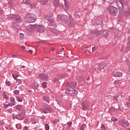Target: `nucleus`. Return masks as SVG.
Returning <instances> with one entry per match:
<instances>
[{"instance_id":"1","label":"nucleus","mask_w":130,"mask_h":130,"mask_svg":"<svg viewBox=\"0 0 130 130\" xmlns=\"http://www.w3.org/2000/svg\"><path fill=\"white\" fill-rule=\"evenodd\" d=\"M24 21L27 23H34L36 21V15L32 13H29L24 17Z\"/></svg>"},{"instance_id":"2","label":"nucleus","mask_w":130,"mask_h":130,"mask_svg":"<svg viewBox=\"0 0 130 130\" xmlns=\"http://www.w3.org/2000/svg\"><path fill=\"white\" fill-rule=\"evenodd\" d=\"M108 10L109 11V14L112 16H116L118 12V10L117 8H115L113 6H110L108 7Z\"/></svg>"},{"instance_id":"3","label":"nucleus","mask_w":130,"mask_h":130,"mask_svg":"<svg viewBox=\"0 0 130 130\" xmlns=\"http://www.w3.org/2000/svg\"><path fill=\"white\" fill-rule=\"evenodd\" d=\"M40 110L44 113H47V111H53V109L48 105H45L43 108H41Z\"/></svg>"},{"instance_id":"4","label":"nucleus","mask_w":130,"mask_h":130,"mask_svg":"<svg viewBox=\"0 0 130 130\" xmlns=\"http://www.w3.org/2000/svg\"><path fill=\"white\" fill-rule=\"evenodd\" d=\"M107 66L106 64L104 63H97L94 66L95 69L96 70H99V71H102V70H104V69H106Z\"/></svg>"},{"instance_id":"5","label":"nucleus","mask_w":130,"mask_h":130,"mask_svg":"<svg viewBox=\"0 0 130 130\" xmlns=\"http://www.w3.org/2000/svg\"><path fill=\"white\" fill-rule=\"evenodd\" d=\"M66 94L70 95V96H76L78 94V91L75 89H67L66 91Z\"/></svg>"},{"instance_id":"6","label":"nucleus","mask_w":130,"mask_h":130,"mask_svg":"<svg viewBox=\"0 0 130 130\" xmlns=\"http://www.w3.org/2000/svg\"><path fill=\"white\" fill-rule=\"evenodd\" d=\"M61 5L65 11H69V10H70V6H69V4H67L66 0L61 1Z\"/></svg>"},{"instance_id":"7","label":"nucleus","mask_w":130,"mask_h":130,"mask_svg":"<svg viewBox=\"0 0 130 130\" xmlns=\"http://www.w3.org/2000/svg\"><path fill=\"white\" fill-rule=\"evenodd\" d=\"M36 30L39 33H43L45 31V27L42 25L36 26Z\"/></svg>"},{"instance_id":"8","label":"nucleus","mask_w":130,"mask_h":130,"mask_svg":"<svg viewBox=\"0 0 130 130\" xmlns=\"http://www.w3.org/2000/svg\"><path fill=\"white\" fill-rule=\"evenodd\" d=\"M119 124L122 126V127H127L128 126V122L125 121V120H120L118 121Z\"/></svg>"},{"instance_id":"9","label":"nucleus","mask_w":130,"mask_h":130,"mask_svg":"<svg viewBox=\"0 0 130 130\" xmlns=\"http://www.w3.org/2000/svg\"><path fill=\"white\" fill-rule=\"evenodd\" d=\"M36 28V26L35 25H28L26 27V30L27 32L33 33L34 32V29Z\"/></svg>"},{"instance_id":"10","label":"nucleus","mask_w":130,"mask_h":130,"mask_svg":"<svg viewBox=\"0 0 130 130\" xmlns=\"http://www.w3.org/2000/svg\"><path fill=\"white\" fill-rule=\"evenodd\" d=\"M45 18L51 24H52V23H54V19H53L52 14H48L47 16H46Z\"/></svg>"},{"instance_id":"11","label":"nucleus","mask_w":130,"mask_h":130,"mask_svg":"<svg viewBox=\"0 0 130 130\" xmlns=\"http://www.w3.org/2000/svg\"><path fill=\"white\" fill-rule=\"evenodd\" d=\"M82 106L83 110H87L89 107V102L84 101L82 104Z\"/></svg>"},{"instance_id":"12","label":"nucleus","mask_w":130,"mask_h":130,"mask_svg":"<svg viewBox=\"0 0 130 130\" xmlns=\"http://www.w3.org/2000/svg\"><path fill=\"white\" fill-rule=\"evenodd\" d=\"M57 19L60 21H67L68 16L66 15L60 14L57 16Z\"/></svg>"},{"instance_id":"13","label":"nucleus","mask_w":130,"mask_h":130,"mask_svg":"<svg viewBox=\"0 0 130 130\" xmlns=\"http://www.w3.org/2000/svg\"><path fill=\"white\" fill-rule=\"evenodd\" d=\"M114 77L119 78L122 77V73L119 72H115L113 74Z\"/></svg>"},{"instance_id":"14","label":"nucleus","mask_w":130,"mask_h":130,"mask_svg":"<svg viewBox=\"0 0 130 130\" xmlns=\"http://www.w3.org/2000/svg\"><path fill=\"white\" fill-rule=\"evenodd\" d=\"M39 77L40 78V79H42V80H47V79H48V76H47V75L44 74H40L39 75Z\"/></svg>"},{"instance_id":"15","label":"nucleus","mask_w":130,"mask_h":130,"mask_svg":"<svg viewBox=\"0 0 130 130\" xmlns=\"http://www.w3.org/2000/svg\"><path fill=\"white\" fill-rule=\"evenodd\" d=\"M9 18L11 19H15L17 21H19L20 19V16L18 15H11L9 16Z\"/></svg>"},{"instance_id":"16","label":"nucleus","mask_w":130,"mask_h":130,"mask_svg":"<svg viewBox=\"0 0 130 130\" xmlns=\"http://www.w3.org/2000/svg\"><path fill=\"white\" fill-rule=\"evenodd\" d=\"M53 5L55 8H57V7H59V6H60V4L59 3V0H54Z\"/></svg>"},{"instance_id":"17","label":"nucleus","mask_w":130,"mask_h":130,"mask_svg":"<svg viewBox=\"0 0 130 130\" xmlns=\"http://www.w3.org/2000/svg\"><path fill=\"white\" fill-rule=\"evenodd\" d=\"M77 86V82H72L70 84V87L72 89H74V88H76Z\"/></svg>"},{"instance_id":"18","label":"nucleus","mask_w":130,"mask_h":130,"mask_svg":"<svg viewBox=\"0 0 130 130\" xmlns=\"http://www.w3.org/2000/svg\"><path fill=\"white\" fill-rule=\"evenodd\" d=\"M43 99L44 101H45V102H47L48 103H49V97L48 96H43Z\"/></svg>"},{"instance_id":"19","label":"nucleus","mask_w":130,"mask_h":130,"mask_svg":"<svg viewBox=\"0 0 130 130\" xmlns=\"http://www.w3.org/2000/svg\"><path fill=\"white\" fill-rule=\"evenodd\" d=\"M108 34H109V30H106L105 31L103 32V35H104V37H107Z\"/></svg>"},{"instance_id":"20","label":"nucleus","mask_w":130,"mask_h":130,"mask_svg":"<svg viewBox=\"0 0 130 130\" xmlns=\"http://www.w3.org/2000/svg\"><path fill=\"white\" fill-rule=\"evenodd\" d=\"M48 3V0H43L41 1L40 3L41 5H46V4Z\"/></svg>"},{"instance_id":"21","label":"nucleus","mask_w":130,"mask_h":130,"mask_svg":"<svg viewBox=\"0 0 130 130\" xmlns=\"http://www.w3.org/2000/svg\"><path fill=\"white\" fill-rule=\"evenodd\" d=\"M85 127H86V124H83L81 126L79 130H85Z\"/></svg>"},{"instance_id":"22","label":"nucleus","mask_w":130,"mask_h":130,"mask_svg":"<svg viewBox=\"0 0 130 130\" xmlns=\"http://www.w3.org/2000/svg\"><path fill=\"white\" fill-rule=\"evenodd\" d=\"M15 105H16V103L15 102L10 103L8 104V106L11 107H12V106H14Z\"/></svg>"},{"instance_id":"23","label":"nucleus","mask_w":130,"mask_h":130,"mask_svg":"<svg viewBox=\"0 0 130 130\" xmlns=\"http://www.w3.org/2000/svg\"><path fill=\"white\" fill-rule=\"evenodd\" d=\"M16 100L18 102H22L23 101V99L20 98L19 96L16 97Z\"/></svg>"},{"instance_id":"24","label":"nucleus","mask_w":130,"mask_h":130,"mask_svg":"<svg viewBox=\"0 0 130 130\" xmlns=\"http://www.w3.org/2000/svg\"><path fill=\"white\" fill-rule=\"evenodd\" d=\"M129 14H130L129 11H126V12L124 13V16H125V17H128V16H129Z\"/></svg>"},{"instance_id":"25","label":"nucleus","mask_w":130,"mask_h":130,"mask_svg":"<svg viewBox=\"0 0 130 130\" xmlns=\"http://www.w3.org/2000/svg\"><path fill=\"white\" fill-rule=\"evenodd\" d=\"M45 130H49V125H48V123H46L45 125Z\"/></svg>"},{"instance_id":"26","label":"nucleus","mask_w":130,"mask_h":130,"mask_svg":"<svg viewBox=\"0 0 130 130\" xmlns=\"http://www.w3.org/2000/svg\"><path fill=\"white\" fill-rule=\"evenodd\" d=\"M101 130H106V128L104 124H102L101 127Z\"/></svg>"},{"instance_id":"27","label":"nucleus","mask_w":130,"mask_h":130,"mask_svg":"<svg viewBox=\"0 0 130 130\" xmlns=\"http://www.w3.org/2000/svg\"><path fill=\"white\" fill-rule=\"evenodd\" d=\"M112 121H117V118H116L115 117H113L111 118Z\"/></svg>"},{"instance_id":"28","label":"nucleus","mask_w":130,"mask_h":130,"mask_svg":"<svg viewBox=\"0 0 130 130\" xmlns=\"http://www.w3.org/2000/svg\"><path fill=\"white\" fill-rule=\"evenodd\" d=\"M6 84L7 86H11V82L6 80Z\"/></svg>"},{"instance_id":"29","label":"nucleus","mask_w":130,"mask_h":130,"mask_svg":"<svg viewBox=\"0 0 130 130\" xmlns=\"http://www.w3.org/2000/svg\"><path fill=\"white\" fill-rule=\"evenodd\" d=\"M47 84V82H43V88H46L47 87L46 85Z\"/></svg>"},{"instance_id":"30","label":"nucleus","mask_w":130,"mask_h":130,"mask_svg":"<svg viewBox=\"0 0 130 130\" xmlns=\"http://www.w3.org/2000/svg\"><path fill=\"white\" fill-rule=\"evenodd\" d=\"M19 37L21 39H23L24 38V34H20Z\"/></svg>"},{"instance_id":"31","label":"nucleus","mask_w":130,"mask_h":130,"mask_svg":"<svg viewBox=\"0 0 130 130\" xmlns=\"http://www.w3.org/2000/svg\"><path fill=\"white\" fill-rule=\"evenodd\" d=\"M19 90H14V93L15 95H17V94H19Z\"/></svg>"},{"instance_id":"32","label":"nucleus","mask_w":130,"mask_h":130,"mask_svg":"<svg viewBox=\"0 0 130 130\" xmlns=\"http://www.w3.org/2000/svg\"><path fill=\"white\" fill-rule=\"evenodd\" d=\"M31 2H30V0H26L25 1V4L26 5H30Z\"/></svg>"},{"instance_id":"33","label":"nucleus","mask_w":130,"mask_h":130,"mask_svg":"<svg viewBox=\"0 0 130 130\" xmlns=\"http://www.w3.org/2000/svg\"><path fill=\"white\" fill-rule=\"evenodd\" d=\"M18 84H19V85H21V84H22V81H21V80L20 79H17L16 80Z\"/></svg>"},{"instance_id":"34","label":"nucleus","mask_w":130,"mask_h":130,"mask_svg":"<svg viewBox=\"0 0 130 130\" xmlns=\"http://www.w3.org/2000/svg\"><path fill=\"white\" fill-rule=\"evenodd\" d=\"M95 34H96V35H97V36H99V35L101 34V32H100V31H96L95 32Z\"/></svg>"},{"instance_id":"35","label":"nucleus","mask_w":130,"mask_h":130,"mask_svg":"<svg viewBox=\"0 0 130 130\" xmlns=\"http://www.w3.org/2000/svg\"><path fill=\"white\" fill-rule=\"evenodd\" d=\"M16 109H17V110H21L22 108L21 107H19V106H16Z\"/></svg>"},{"instance_id":"36","label":"nucleus","mask_w":130,"mask_h":130,"mask_svg":"<svg viewBox=\"0 0 130 130\" xmlns=\"http://www.w3.org/2000/svg\"><path fill=\"white\" fill-rule=\"evenodd\" d=\"M114 84H115L116 85H118V84H119V81L118 80H115L114 82Z\"/></svg>"},{"instance_id":"37","label":"nucleus","mask_w":130,"mask_h":130,"mask_svg":"<svg viewBox=\"0 0 130 130\" xmlns=\"http://www.w3.org/2000/svg\"><path fill=\"white\" fill-rule=\"evenodd\" d=\"M10 100L11 102H15V98H10Z\"/></svg>"},{"instance_id":"38","label":"nucleus","mask_w":130,"mask_h":130,"mask_svg":"<svg viewBox=\"0 0 130 130\" xmlns=\"http://www.w3.org/2000/svg\"><path fill=\"white\" fill-rule=\"evenodd\" d=\"M7 111L9 113H12V112H13V110L12 109H9L7 110Z\"/></svg>"},{"instance_id":"39","label":"nucleus","mask_w":130,"mask_h":130,"mask_svg":"<svg viewBox=\"0 0 130 130\" xmlns=\"http://www.w3.org/2000/svg\"><path fill=\"white\" fill-rule=\"evenodd\" d=\"M36 7V4H33L30 5V8H35Z\"/></svg>"},{"instance_id":"40","label":"nucleus","mask_w":130,"mask_h":130,"mask_svg":"<svg viewBox=\"0 0 130 130\" xmlns=\"http://www.w3.org/2000/svg\"><path fill=\"white\" fill-rule=\"evenodd\" d=\"M12 76H13L14 79H15V80H17V78H18V76L14 75V74H13Z\"/></svg>"},{"instance_id":"41","label":"nucleus","mask_w":130,"mask_h":130,"mask_svg":"<svg viewBox=\"0 0 130 130\" xmlns=\"http://www.w3.org/2000/svg\"><path fill=\"white\" fill-rule=\"evenodd\" d=\"M13 26H14V27H15V28H16V29H20V26H19L18 25L16 26V25H15V23H13Z\"/></svg>"},{"instance_id":"42","label":"nucleus","mask_w":130,"mask_h":130,"mask_svg":"<svg viewBox=\"0 0 130 130\" xmlns=\"http://www.w3.org/2000/svg\"><path fill=\"white\" fill-rule=\"evenodd\" d=\"M21 50H25V49H26V47L24 46H22L21 47Z\"/></svg>"},{"instance_id":"43","label":"nucleus","mask_w":130,"mask_h":130,"mask_svg":"<svg viewBox=\"0 0 130 130\" xmlns=\"http://www.w3.org/2000/svg\"><path fill=\"white\" fill-rule=\"evenodd\" d=\"M126 105L127 107H129L130 108V103H128V102L126 103Z\"/></svg>"},{"instance_id":"44","label":"nucleus","mask_w":130,"mask_h":130,"mask_svg":"<svg viewBox=\"0 0 130 130\" xmlns=\"http://www.w3.org/2000/svg\"><path fill=\"white\" fill-rule=\"evenodd\" d=\"M113 98L114 99H115V100H116V101L118 100V98H117V96H114Z\"/></svg>"},{"instance_id":"45","label":"nucleus","mask_w":130,"mask_h":130,"mask_svg":"<svg viewBox=\"0 0 130 130\" xmlns=\"http://www.w3.org/2000/svg\"><path fill=\"white\" fill-rule=\"evenodd\" d=\"M68 124L69 125V126H72V122H68Z\"/></svg>"},{"instance_id":"46","label":"nucleus","mask_w":130,"mask_h":130,"mask_svg":"<svg viewBox=\"0 0 130 130\" xmlns=\"http://www.w3.org/2000/svg\"><path fill=\"white\" fill-rule=\"evenodd\" d=\"M112 110H114V108H111L109 109V111H112Z\"/></svg>"},{"instance_id":"47","label":"nucleus","mask_w":130,"mask_h":130,"mask_svg":"<svg viewBox=\"0 0 130 130\" xmlns=\"http://www.w3.org/2000/svg\"><path fill=\"white\" fill-rule=\"evenodd\" d=\"M28 52H29V53H30V54H32V53H33V51H32L31 50H29L28 51Z\"/></svg>"},{"instance_id":"48","label":"nucleus","mask_w":130,"mask_h":130,"mask_svg":"<svg viewBox=\"0 0 130 130\" xmlns=\"http://www.w3.org/2000/svg\"><path fill=\"white\" fill-rule=\"evenodd\" d=\"M24 128H25V130H29V127H27V126H25L24 127Z\"/></svg>"},{"instance_id":"49","label":"nucleus","mask_w":130,"mask_h":130,"mask_svg":"<svg viewBox=\"0 0 130 130\" xmlns=\"http://www.w3.org/2000/svg\"><path fill=\"white\" fill-rule=\"evenodd\" d=\"M8 107H9V106H8V105H4V108H8Z\"/></svg>"},{"instance_id":"50","label":"nucleus","mask_w":130,"mask_h":130,"mask_svg":"<svg viewBox=\"0 0 130 130\" xmlns=\"http://www.w3.org/2000/svg\"><path fill=\"white\" fill-rule=\"evenodd\" d=\"M79 81H83V78L82 77H79V79H78Z\"/></svg>"},{"instance_id":"51","label":"nucleus","mask_w":130,"mask_h":130,"mask_svg":"<svg viewBox=\"0 0 130 130\" xmlns=\"http://www.w3.org/2000/svg\"><path fill=\"white\" fill-rule=\"evenodd\" d=\"M16 128H18L19 129H21V128H22V127L20 126L19 128L18 127V125H16Z\"/></svg>"},{"instance_id":"52","label":"nucleus","mask_w":130,"mask_h":130,"mask_svg":"<svg viewBox=\"0 0 130 130\" xmlns=\"http://www.w3.org/2000/svg\"><path fill=\"white\" fill-rule=\"evenodd\" d=\"M13 57H16L17 56V55L16 54H13L12 55Z\"/></svg>"},{"instance_id":"53","label":"nucleus","mask_w":130,"mask_h":130,"mask_svg":"<svg viewBox=\"0 0 130 130\" xmlns=\"http://www.w3.org/2000/svg\"><path fill=\"white\" fill-rule=\"evenodd\" d=\"M3 14V10L0 9V15H2Z\"/></svg>"},{"instance_id":"54","label":"nucleus","mask_w":130,"mask_h":130,"mask_svg":"<svg viewBox=\"0 0 130 130\" xmlns=\"http://www.w3.org/2000/svg\"><path fill=\"white\" fill-rule=\"evenodd\" d=\"M66 86H70V83L67 82L66 83Z\"/></svg>"},{"instance_id":"55","label":"nucleus","mask_w":130,"mask_h":130,"mask_svg":"<svg viewBox=\"0 0 130 130\" xmlns=\"http://www.w3.org/2000/svg\"><path fill=\"white\" fill-rule=\"evenodd\" d=\"M52 123H53V124H55V123H56V122L54 120L52 121Z\"/></svg>"},{"instance_id":"56","label":"nucleus","mask_w":130,"mask_h":130,"mask_svg":"<svg viewBox=\"0 0 130 130\" xmlns=\"http://www.w3.org/2000/svg\"><path fill=\"white\" fill-rule=\"evenodd\" d=\"M95 48L94 47H93L92 48V51H94V50H95Z\"/></svg>"},{"instance_id":"57","label":"nucleus","mask_w":130,"mask_h":130,"mask_svg":"<svg viewBox=\"0 0 130 130\" xmlns=\"http://www.w3.org/2000/svg\"><path fill=\"white\" fill-rule=\"evenodd\" d=\"M62 50H64V48H62L61 50H60V52H61L62 51Z\"/></svg>"},{"instance_id":"58","label":"nucleus","mask_w":130,"mask_h":130,"mask_svg":"<svg viewBox=\"0 0 130 130\" xmlns=\"http://www.w3.org/2000/svg\"><path fill=\"white\" fill-rule=\"evenodd\" d=\"M51 50H52V51H53V50H54V48H51Z\"/></svg>"},{"instance_id":"59","label":"nucleus","mask_w":130,"mask_h":130,"mask_svg":"<svg viewBox=\"0 0 130 130\" xmlns=\"http://www.w3.org/2000/svg\"><path fill=\"white\" fill-rule=\"evenodd\" d=\"M13 118H17V117L15 116V115H13Z\"/></svg>"},{"instance_id":"60","label":"nucleus","mask_w":130,"mask_h":130,"mask_svg":"<svg viewBox=\"0 0 130 130\" xmlns=\"http://www.w3.org/2000/svg\"><path fill=\"white\" fill-rule=\"evenodd\" d=\"M25 67L24 66H21V69H24Z\"/></svg>"},{"instance_id":"61","label":"nucleus","mask_w":130,"mask_h":130,"mask_svg":"<svg viewBox=\"0 0 130 130\" xmlns=\"http://www.w3.org/2000/svg\"><path fill=\"white\" fill-rule=\"evenodd\" d=\"M54 81H55V82H56V81H57V79L55 78V79H54Z\"/></svg>"},{"instance_id":"62","label":"nucleus","mask_w":130,"mask_h":130,"mask_svg":"<svg viewBox=\"0 0 130 130\" xmlns=\"http://www.w3.org/2000/svg\"><path fill=\"white\" fill-rule=\"evenodd\" d=\"M127 64L128 66H129L130 63H129V62H128V63H127Z\"/></svg>"},{"instance_id":"63","label":"nucleus","mask_w":130,"mask_h":130,"mask_svg":"<svg viewBox=\"0 0 130 130\" xmlns=\"http://www.w3.org/2000/svg\"><path fill=\"white\" fill-rule=\"evenodd\" d=\"M101 24H102V21H101V23H99V25H100Z\"/></svg>"},{"instance_id":"64","label":"nucleus","mask_w":130,"mask_h":130,"mask_svg":"<svg viewBox=\"0 0 130 130\" xmlns=\"http://www.w3.org/2000/svg\"><path fill=\"white\" fill-rule=\"evenodd\" d=\"M120 4H121V5H122V3L121 2H120Z\"/></svg>"}]
</instances>
